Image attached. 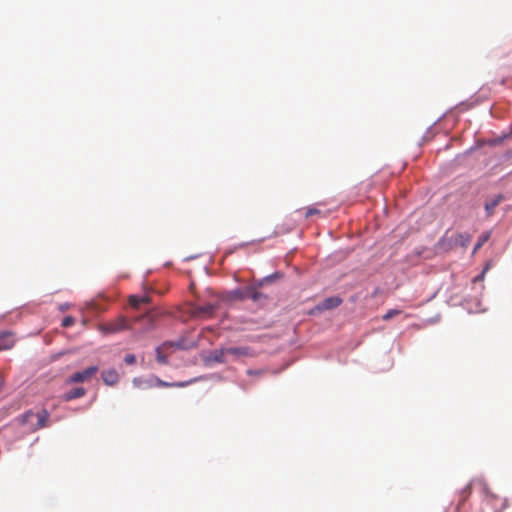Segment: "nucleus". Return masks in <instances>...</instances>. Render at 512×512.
I'll return each mask as SVG.
<instances>
[{
    "label": "nucleus",
    "instance_id": "16",
    "mask_svg": "<svg viewBox=\"0 0 512 512\" xmlns=\"http://www.w3.org/2000/svg\"><path fill=\"white\" fill-rule=\"evenodd\" d=\"M490 237V232H486L485 234H483L477 241V243L475 244V247H474V252H476L477 250H479L483 244L489 239Z\"/></svg>",
    "mask_w": 512,
    "mask_h": 512
},
{
    "label": "nucleus",
    "instance_id": "9",
    "mask_svg": "<svg viewBox=\"0 0 512 512\" xmlns=\"http://www.w3.org/2000/svg\"><path fill=\"white\" fill-rule=\"evenodd\" d=\"M102 379L109 386L115 385L119 381V374L115 369H108L102 372Z\"/></svg>",
    "mask_w": 512,
    "mask_h": 512
},
{
    "label": "nucleus",
    "instance_id": "17",
    "mask_svg": "<svg viewBox=\"0 0 512 512\" xmlns=\"http://www.w3.org/2000/svg\"><path fill=\"white\" fill-rule=\"evenodd\" d=\"M401 314V310H398V309H390L388 310L383 316H382V319L384 321H388L390 319H392L393 317L397 316Z\"/></svg>",
    "mask_w": 512,
    "mask_h": 512
},
{
    "label": "nucleus",
    "instance_id": "1",
    "mask_svg": "<svg viewBox=\"0 0 512 512\" xmlns=\"http://www.w3.org/2000/svg\"><path fill=\"white\" fill-rule=\"evenodd\" d=\"M132 328L129 319L123 315H119L113 320L101 322L98 324V330L104 334H116Z\"/></svg>",
    "mask_w": 512,
    "mask_h": 512
},
{
    "label": "nucleus",
    "instance_id": "8",
    "mask_svg": "<svg viewBox=\"0 0 512 512\" xmlns=\"http://www.w3.org/2000/svg\"><path fill=\"white\" fill-rule=\"evenodd\" d=\"M342 303V299L338 296L328 297L321 304L318 305V309L320 310H331Z\"/></svg>",
    "mask_w": 512,
    "mask_h": 512
},
{
    "label": "nucleus",
    "instance_id": "20",
    "mask_svg": "<svg viewBox=\"0 0 512 512\" xmlns=\"http://www.w3.org/2000/svg\"><path fill=\"white\" fill-rule=\"evenodd\" d=\"M75 323V319L72 316H66L62 320V326L63 327H70Z\"/></svg>",
    "mask_w": 512,
    "mask_h": 512
},
{
    "label": "nucleus",
    "instance_id": "15",
    "mask_svg": "<svg viewBox=\"0 0 512 512\" xmlns=\"http://www.w3.org/2000/svg\"><path fill=\"white\" fill-rule=\"evenodd\" d=\"M227 352H225V348L220 350H214L210 354V360L217 362V363H224L226 362L227 358Z\"/></svg>",
    "mask_w": 512,
    "mask_h": 512
},
{
    "label": "nucleus",
    "instance_id": "3",
    "mask_svg": "<svg viewBox=\"0 0 512 512\" xmlns=\"http://www.w3.org/2000/svg\"><path fill=\"white\" fill-rule=\"evenodd\" d=\"M97 371V366H91L83 371L75 372L66 379V383L73 384L89 381L97 373Z\"/></svg>",
    "mask_w": 512,
    "mask_h": 512
},
{
    "label": "nucleus",
    "instance_id": "14",
    "mask_svg": "<svg viewBox=\"0 0 512 512\" xmlns=\"http://www.w3.org/2000/svg\"><path fill=\"white\" fill-rule=\"evenodd\" d=\"M129 304L131 307L133 308H139L142 304H145V303H148L149 302V297L148 296H136V295H131L129 297Z\"/></svg>",
    "mask_w": 512,
    "mask_h": 512
},
{
    "label": "nucleus",
    "instance_id": "6",
    "mask_svg": "<svg viewBox=\"0 0 512 512\" xmlns=\"http://www.w3.org/2000/svg\"><path fill=\"white\" fill-rule=\"evenodd\" d=\"M15 344V337L12 332H0V351L11 349Z\"/></svg>",
    "mask_w": 512,
    "mask_h": 512
},
{
    "label": "nucleus",
    "instance_id": "7",
    "mask_svg": "<svg viewBox=\"0 0 512 512\" xmlns=\"http://www.w3.org/2000/svg\"><path fill=\"white\" fill-rule=\"evenodd\" d=\"M228 356L235 358L252 356L251 350L248 347H227L225 348Z\"/></svg>",
    "mask_w": 512,
    "mask_h": 512
},
{
    "label": "nucleus",
    "instance_id": "21",
    "mask_svg": "<svg viewBox=\"0 0 512 512\" xmlns=\"http://www.w3.org/2000/svg\"><path fill=\"white\" fill-rule=\"evenodd\" d=\"M320 213H321L320 210H318L316 208H313V207H309V208L306 209L304 215H305L306 218H308V217H310L312 215H318Z\"/></svg>",
    "mask_w": 512,
    "mask_h": 512
},
{
    "label": "nucleus",
    "instance_id": "18",
    "mask_svg": "<svg viewBox=\"0 0 512 512\" xmlns=\"http://www.w3.org/2000/svg\"><path fill=\"white\" fill-rule=\"evenodd\" d=\"M247 295L254 301H258L263 297V294L254 288L249 289Z\"/></svg>",
    "mask_w": 512,
    "mask_h": 512
},
{
    "label": "nucleus",
    "instance_id": "4",
    "mask_svg": "<svg viewBox=\"0 0 512 512\" xmlns=\"http://www.w3.org/2000/svg\"><path fill=\"white\" fill-rule=\"evenodd\" d=\"M216 308L217 305L211 303L198 305L193 309V315L199 318H210L214 314Z\"/></svg>",
    "mask_w": 512,
    "mask_h": 512
},
{
    "label": "nucleus",
    "instance_id": "5",
    "mask_svg": "<svg viewBox=\"0 0 512 512\" xmlns=\"http://www.w3.org/2000/svg\"><path fill=\"white\" fill-rule=\"evenodd\" d=\"M475 486L480 487L484 492L487 491V484L485 483V481L483 479H473L461 491V501H465L469 497V495H470V493L472 491V488L475 487Z\"/></svg>",
    "mask_w": 512,
    "mask_h": 512
},
{
    "label": "nucleus",
    "instance_id": "12",
    "mask_svg": "<svg viewBox=\"0 0 512 512\" xmlns=\"http://www.w3.org/2000/svg\"><path fill=\"white\" fill-rule=\"evenodd\" d=\"M85 394H86V390L84 388L77 387V388H74V389L70 390L69 392L65 393L62 396V399L64 401H70V400H73L76 398L83 397Z\"/></svg>",
    "mask_w": 512,
    "mask_h": 512
},
{
    "label": "nucleus",
    "instance_id": "22",
    "mask_svg": "<svg viewBox=\"0 0 512 512\" xmlns=\"http://www.w3.org/2000/svg\"><path fill=\"white\" fill-rule=\"evenodd\" d=\"M124 361L128 365H132L136 362V357L133 354H127L124 358Z\"/></svg>",
    "mask_w": 512,
    "mask_h": 512
},
{
    "label": "nucleus",
    "instance_id": "13",
    "mask_svg": "<svg viewBox=\"0 0 512 512\" xmlns=\"http://www.w3.org/2000/svg\"><path fill=\"white\" fill-rule=\"evenodd\" d=\"M502 199H503L502 195H497L493 199L486 202L485 210H486L488 216H491L494 213L495 208L499 205V203L502 201Z\"/></svg>",
    "mask_w": 512,
    "mask_h": 512
},
{
    "label": "nucleus",
    "instance_id": "11",
    "mask_svg": "<svg viewBox=\"0 0 512 512\" xmlns=\"http://www.w3.org/2000/svg\"><path fill=\"white\" fill-rule=\"evenodd\" d=\"M185 383H169L165 382L157 377H155L153 380L146 381L147 387H183Z\"/></svg>",
    "mask_w": 512,
    "mask_h": 512
},
{
    "label": "nucleus",
    "instance_id": "10",
    "mask_svg": "<svg viewBox=\"0 0 512 512\" xmlns=\"http://www.w3.org/2000/svg\"><path fill=\"white\" fill-rule=\"evenodd\" d=\"M176 346L173 342H165L161 346L156 348V359L158 363L160 364H167L168 363V357L163 353V350L168 347Z\"/></svg>",
    "mask_w": 512,
    "mask_h": 512
},
{
    "label": "nucleus",
    "instance_id": "24",
    "mask_svg": "<svg viewBox=\"0 0 512 512\" xmlns=\"http://www.w3.org/2000/svg\"><path fill=\"white\" fill-rule=\"evenodd\" d=\"M248 374H250V375H251V374H254V372H253V371H251V370H249V371H248ZM255 374H259V372H255Z\"/></svg>",
    "mask_w": 512,
    "mask_h": 512
},
{
    "label": "nucleus",
    "instance_id": "19",
    "mask_svg": "<svg viewBox=\"0 0 512 512\" xmlns=\"http://www.w3.org/2000/svg\"><path fill=\"white\" fill-rule=\"evenodd\" d=\"M471 237L468 234H459L456 238V241L459 242L462 246L467 245L470 242Z\"/></svg>",
    "mask_w": 512,
    "mask_h": 512
},
{
    "label": "nucleus",
    "instance_id": "23",
    "mask_svg": "<svg viewBox=\"0 0 512 512\" xmlns=\"http://www.w3.org/2000/svg\"><path fill=\"white\" fill-rule=\"evenodd\" d=\"M483 276H484V271L482 272V274H481V275L477 276L474 280H475V281H476V280H482Z\"/></svg>",
    "mask_w": 512,
    "mask_h": 512
},
{
    "label": "nucleus",
    "instance_id": "2",
    "mask_svg": "<svg viewBox=\"0 0 512 512\" xmlns=\"http://www.w3.org/2000/svg\"><path fill=\"white\" fill-rule=\"evenodd\" d=\"M33 417L37 418V423L33 427L34 430H38V429H41V428H44L47 426V422L49 419V413L46 409H42L37 414H34L32 411L26 412L21 417L22 424L29 423Z\"/></svg>",
    "mask_w": 512,
    "mask_h": 512
}]
</instances>
